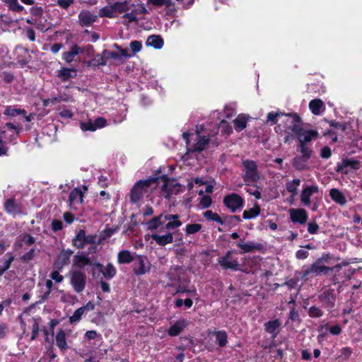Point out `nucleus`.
Listing matches in <instances>:
<instances>
[{
    "label": "nucleus",
    "mask_w": 362,
    "mask_h": 362,
    "mask_svg": "<svg viewBox=\"0 0 362 362\" xmlns=\"http://www.w3.org/2000/svg\"><path fill=\"white\" fill-rule=\"evenodd\" d=\"M179 216L169 214H161L153 218L148 223L150 230H158V232H163L165 230H172L181 226L182 223L179 220Z\"/></svg>",
    "instance_id": "f257e3e1"
},
{
    "label": "nucleus",
    "mask_w": 362,
    "mask_h": 362,
    "mask_svg": "<svg viewBox=\"0 0 362 362\" xmlns=\"http://www.w3.org/2000/svg\"><path fill=\"white\" fill-rule=\"evenodd\" d=\"M281 122L284 123L286 128L284 142L287 143L294 138L293 135L301 127L302 122L300 117L296 114H284Z\"/></svg>",
    "instance_id": "f03ea898"
},
{
    "label": "nucleus",
    "mask_w": 362,
    "mask_h": 362,
    "mask_svg": "<svg viewBox=\"0 0 362 362\" xmlns=\"http://www.w3.org/2000/svg\"><path fill=\"white\" fill-rule=\"evenodd\" d=\"M155 182V179L138 181L133 187L130 194L132 202H136L141 199L144 193L147 192L151 185Z\"/></svg>",
    "instance_id": "7ed1b4c3"
},
{
    "label": "nucleus",
    "mask_w": 362,
    "mask_h": 362,
    "mask_svg": "<svg viewBox=\"0 0 362 362\" xmlns=\"http://www.w3.org/2000/svg\"><path fill=\"white\" fill-rule=\"evenodd\" d=\"M244 167L243 178L247 182H257L259 179L257 165L253 160H245L243 161Z\"/></svg>",
    "instance_id": "20e7f679"
},
{
    "label": "nucleus",
    "mask_w": 362,
    "mask_h": 362,
    "mask_svg": "<svg viewBox=\"0 0 362 362\" xmlns=\"http://www.w3.org/2000/svg\"><path fill=\"white\" fill-rule=\"evenodd\" d=\"M223 204L233 213L243 209L244 199L236 193H231L225 196Z\"/></svg>",
    "instance_id": "39448f33"
},
{
    "label": "nucleus",
    "mask_w": 362,
    "mask_h": 362,
    "mask_svg": "<svg viewBox=\"0 0 362 362\" xmlns=\"http://www.w3.org/2000/svg\"><path fill=\"white\" fill-rule=\"evenodd\" d=\"M218 262L224 269L241 270L238 258L233 255V251H228L224 256L219 257Z\"/></svg>",
    "instance_id": "423d86ee"
},
{
    "label": "nucleus",
    "mask_w": 362,
    "mask_h": 362,
    "mask_svg": "<svg viewBox=\"0 0 362 362\" xmlns=\"http://www.w3.org/2000/svg\"><path fill=\"white\" fill-rule=\"evenodd\" d=\"M151 264L145 256L138 255L134 259V272L136 275H144L150 272Z\"/></svg>",
    "instance_id": "0eeeda50"
},
{
    "label": "nucleus",
    "mask_w": 362,
    "mask_h": 362,
    "mask_svg": "<svg viewBox=\"0 0 362 362\" xmlns=\"http://www.w3.org/2000/svg\"><path fill=\"white\" fill-rule=\"evenodd\" d=\"M70 282L74 291L81 293L83 291L86 286V276L80 271H75L70 274Z\"/></svg>",
    "instance_id": "6e6552de"
},
{
    "label": "nucleus",
    "mask_w": 362,
    "mask_h": 362,
    "mask_svg": "<svg viewBox=\"0 0 362 362\" xmlns=\"http://www.w3.org/2000/svg\"><path fill=\"white\" fill-rule=\"evenodd\" d=\"M163 184L161 187L163 195L165 197L173 194H177L180 191V185L175 180L163 178Z\"/></svg>",
    "instance_id": "1a4fd4ad"
},
{
    "label": "nucleus",
    "mask_w": 362,
    "mask_h": 362,
    "mask_svg": "<svg viewBox=\"0 0 362 362\" xmlns=\"http://www.w3.org/2000/svg\"><path fill=\"white\" fill-rule=\"evenodd\" d=\"M299 143H306L310 141L313 139L317 136L318 133L314 130H306L302 128V126L295 133Z\"/></svg>",
    "instance_id": "9d476101"
},
{
    "label": "nucleus",
    "mask_w": 362,
    "mask_h": 362,
    "mask_svg": "<svg viewBox=\"0 0 362 362\" xmlns=\"http://www.w3.org/2000/svg\"><path fill=\"white\" fill-rule=\"evenodd\" d=\"M319 188L316 185L307 186L303 189L300 194V201L306 206L310 205V197L316 193H318Z\"/></svg>",
    "instance_id": "9b49d317"
},
{
    "label": "nucleus",
    "mask_w": 362,
    "mask_h": 362,
    "mask_svg": "<svg viewBox=\"0 0 362 362\" xmlns=\"http://www.w3.org/2000/svg\"><path fill=\"white\" fill-rule=\"evenodd\" d=\"M291 220L293 223L304 224L308 219V214L304 209H291L289 210Z\"/></svg>",
    "instance_id": "f8f14e48"
},
{
    "label": "nucleus",
    "mask_w": 362,
    "mask_h": 362,
    "mask_svg": "<svg viewBox=\"0 0 362 362\" xmlns=\"http://www.w3.org/2000/svg\"><path fill=\"white\" fill-rule=\"evenodd\" d=\"M320 302L327 309H332L335 305V296L333 291L327 290L319 296Z\"/></svg>",
    "instance_id": "ddd939ff"
},
{
    "label": "nucleus",
    "mask_w": 362,
    "mask_h": 362,
    "mask_svg": "<svg viewBox=\"0 0 362 362\" xmlns=\"http://www.w3.org/2000/svg\"><path fill=\"white\" fill-rule=\"evenodd\" d=\"M332 269L333 268L321 265L320 263H319V261H316L308 269L304 271V276H308L310 274L318 275L321 273H326L329 271H332Z\"/></svg>",
    "instance_id": "4468645a"
},
{
    "label": "nucleus",
    "mask_w": 362,
    "mask_h": 362,
    "mask_svg": "<svg viewBox=\"0 0 362 362\" xmlns=\"http://www.w3.org/2000/svg\"><path fill=\"white\" fill-rule=\"evenodd\" d=\"M187 325V320L180 319L170 327L168 330V333L170 336H177Z\"/></svg>",
    "instance_id": "2eb2a0df"
},
{
    "label": "nucleus",
    "mask_w": 362,
    "mask_h": 362,
    "mask_svg": "<svg viewBox=\"0 0 362 362\" xmlns=\"http://www.w3.org/2000/svg\"><path fill=\"white\" fill-rule=\"evenodd\" d=\"M6 211L13 216L21 214L22 209L19 204L16 203L14 199H8L4 203Z\"/></svg>",
    "instance_id": "dca6fc26"
},
{
    "label": "nucleus",
    "mask_w": 362,
    "mask_h": 362,
    "mask_svg": "<svg viewBox=\"0 0 362 362\" xmlns=\"http://www.w3.org/2000/svg\"><path fill=\"white\" fill-rule=\"evenodd\" d=\"M6 126L12 131V134L7 136V132L3 131L0 134V143H8L11 140L16 138L18 134V130L17 127L12 123H6Z\"/></svg>",
    "instance_id": "f3484780"
},
{
    "label": "nucleus",
    "mask_w": 362,
    "mask_h": 362,
    "mask_svg": "<svg viewBox=\"0 0 362 362\" xmlns=\"http://www.w3.org/2000/svg\"><path fill=\"white\" fill-rule=\"evenodd\" d=\"M348 167H350L353 169H358L359 167V162L354 159H342L340 163H337V171L346 172V168Z\"/></svg>",
    "instance_id": "a211bd4d"
},
{
    "label": "nucleus",
    "mask_w": 362,
    "mask_h": 362,
    "mask_svg": "<svg viewBox=\"0 0 362 362\" xmlns=\"http://www.w3.org/2000/svg\"><path fill=\"white\" fill-rule=\"evenodd\" d=\"M151 238L160 246H165L173 241V236L171 233H167L164 235L152 234Z\"/></svg>",
    "instance_id": "6ab92c4d"
},
{
    "label": "nucleus",
    "mask_w": 362,
    "mask_h": 362,
    "mask_svg": "<svg viewBox=\"0 0 362 362\" xmlns=\"http://www.w3.org/2000/svg\"><path fill=\"white\" fill-rule=\"evenodd\" d=\"M93 265H95L100 272L103 273L104 277L107 279H112L116 274V269L111 263L107 264L105 269H103V266L100 263H94Z\"/></svg>",
    "instance_id": "aec40b11"
},
{
    "label": "nucleus",
    "mask_w": 362,
    "mask_h": 362,
    "mask_svg": "<svg viewBox=\"0 0 362 362\" xmlns=\"http://www.w3.org/2000/svg\"><path fill=\"white\" fill-rule=\"evenodd\" d=\"M83 200V193L79 188L74 189L69 197V202L70 206H73L76 204H81Z\"/></svg>",
    "instance_id": "412c9836"
},
{
    "label": "nucleus",
    "mask_w": 362,
    "mask_h": 362,
    "mask_svg": "<svg viewBox=\"0 0 362 362\" xmlns=\"http://www.w3.org/2000/svg\"><path fill=\"white\" fill-rule=\"evenodd\" d=\"M281 322L279 320H271L264 324V329L267 332L272 334L273 337H276L279 333Z\"/></svg>",
    "instance_id": "4be33fe9"
},
{
    "label": "nucleus",
    "mask_w": 362,
    "mask_h": 362,
    "mask_svg": "<svg viewBox=\"0 0 362 362\" xmlns=\"http://www.w3.org/2000/svg\"><path fill=\"white\" fill-rule=\"evenodd\" d=\"M310 158L308 156H296L293 160V165L298 170H304L308 169V161Z\"/></svg>",
    "instance_id": "5701e85b"
},
{
    "label": "nucleus",
    "mask_w": 362,
    "mask_h": 362,
    "mask_svg": "<svg viewBox=\"0 0 362 362\" xmlns=\"http://www.w3.org/2000/svg\"><path fill=\"white\" fill-rule=\"evenodd\" d=\"M80 24L82 25H90L97 19V16L93 15L89 11H82L78 16Z\"/></svg>",
    "instance_id": "b1692460"
},
{
    "label": "nucleus",
    "mask_w": 362,
    "mask_h": 362,
    "mask_svg": "<svg viewBox=\"0 0 362 362\" xmlns=\"http://www.w3.org/2000/svg\"><path fill=\"white\" fill-rule=\"evenodd\" d=\"M329 195L332 199L339 205L344 206L346 203V199L344 194L337 188H332L329 190Z\"/></svg>",
    "instance_id": "393cba45"
},
{
    "label": "nucleus",
    "mask_w": 362,
    "mask_h": 362,
    "mask_svg": "<svg viewBox=\"0 0 362 362\" xmlns=\"http://www.w3.org/2000/svg\"><path fill=\"white\" fill-rule=\"evenodd\" d=\"M73 264L79 268H82L86 265H91L90 259L84 254L76 255L74 257Z\"/></svg>",
    "instance_id": "a878e982"
},
{
    "label": "nucleus",
    "mask_w": 362,
    "mask_h": 362,
    "mask_svg": "<svg viewBox=\"0 0 362 362\" xmlns=\"http://www.w3.org/2000/svg\"><path fill=\"white\" fill-rule=\"evenodd\" d=\"M72 254L73 252L70 250L62 251L59 255L58 259L54 264L55 266L62 267L65 264H68Z\"/></svg>",
    "instance_id": "bb28decb"
},
{
    "label": "nucleus",
    "mask_w": 362,
    "mask_h": 362,
    "mask_svg": "<svg viewBox=\"0 0 362 362\" xmlns=\"http://www.w3.org/2000/svg\"><path fill=\"white\" fill-rule=\"evenodd\" d=\"M237 245L241 249L242 252L243 253L251 252L260 248V245L259 244H256L254 242L245 243L243 240H240Z\"/></svg>",
    "instance_id": "cd10ccee"
},
{
    "label": "nucleus",
    "mask_w": 362,
    "mask_h": 362,
    "mask_svg": "<svg viewBox=\"0 0 362 362\" xmlns=\"http://www.w3.org/2000/svg\"><path fill=\"white\" fill-rule=\"evenodd\" d=\"M103 57H106V60L112 59L114 61V64L116 65L121 64L124 62L122 60L123 56L121 54L112 51H109L107 49L103 50Z\"/></svg>",
    "instance_id": "c85d7f7f"
},
{
    "label": "nucleus",
    "mask_w": 362,
    "mask_h": 362,
    "mask_svg": "<svg viewBox=\"0 0 362 362\" xmlns=\"http://www.w3.org/2000/svg\"><path fill=\"white\" fill-rule=\"evenodd\" d=\"M209 141V139L205 136H199L196 144L193 146L192 148L190 150L192 152L195 151H203L208 145Z\"/></svg>",
    "instance_id": "c756f323"
},
{
    "label": "nucleus",
    "mask_w": 362,
    "mask_h": 362,
    "mask_svg": "<svg viewBox=\"0 0 362 362\" xmlns=\"http://www.w3.org/2000/svg\"><path fill=\"white\" fill-rule=\"evenodd\" d=\"M76 76V71L69 68H62L58 72L57 76L62 81H66Z\"/></svg>",
    "instance_id": "7c9ffc66"
},
{
    "label": "nucleus",
    "mask_w": 362,
    "mask_h": 362,
    "mask_svg": "<svg viewBox=\"0 0 362 362\" xmlns=\"http://www.w3.org/2000/svg\"><path fill=\"white\" fill-rule=\"evenodd\" d=\"M81 52H82V50L79 47L74 45L71 47L70 51L63 53L62 58L66 62L71 63L74 57Z\"/></svg>",
    "instance_id": "2f4dec72"
},
{
    "label": "nucleus",
    "mask_w": 362,
    "mask_h": 362,
    "mask_svg": "<svg viewBox=\"0 0 362 362\" xmlns=\"http://www.w3.org/2000/svg\"><path fill=\"white\" fill-rule=\"evenodd\" d=\"M85 238V231L83 230H80L72 240L73 245L78 249L83 248L86 245Z\"/></svg>",
    "instance_id": "473e14b6"
},
{
    "label": "nucleus",
    "mask_w": 362,
    "mask_h": 362,
    "mask_svg": "<svg viewBox=\"0 0 362 362\" xmlns=\"http://www.w3.org/2000/svg\"><path fill=\"white\" fill-rule=\"evenodd\" d=\"M146 45L156 49H160L163 46V40L158 35L149 36L146 40Z\"/></svg>",
    "instance_id": "72a5a7b5"
},
{
    "label": "nucleus",
    "mask_w": 362,
    "mask_h": 362,
    "mask_svg": "<svg viewBox=\"0 0 362 362\" xmlns=\"http://www.w3.org/2000/svg\"><path fill=\"white\" fill-rule=\"evenodd\" d=\"M134 258L128 250H122L119 252L117 260L119 264H128L134 261Z\"/></svg>",
    "instance_id": "f704fd0d"
},
{
    "label": "nucleus",
    "mask_w": 362,
    "mask_h": 362,
    "mask_svg": "<svg viewBox=\"0 0 362 362\" xmlns=\"http://www.w3.org/2000/svg\"><path fill=\"white\" fill-rule=\"evenodd\" d=\"M324 106L322 100L320 99L312 100L309 103V108L314 115H320L322 108Z\"/></svg>",
    "instance_id": "c9c22d12"
},
{
    "label": "nucleus",
    "mask_w": 362,
    "mask_h": 362,
    "mask_svg": "<svg viewBox=\"0 0 362 362\" xmlns=\"http://www.w3.org/2000/svg\"><path fill=\"white\" fill-rule=\"evenodd\" d=\"M247 118L245 115H239L234 120V127L236 131L240 132L246 127Z\"/></svg>",
    "instance_id": "e433bc0d"
},
{
    "label": "nucleus",
    "mask_w": 362,
    "mask_h": 362,
    "mask_svg": "<svg viewBox=\"0 0 362 362\" xmlns=\"http://www.w3.org/2000/svg\"><path fill=\"white\" fill-rule=\"evenodd\" d=\"M284 113L281 112H271L267 115L266 123L270 125L276 124L279 120L281 121Z\"/></svg>",
    "instance_id": "4c0bfd02"
},
{
    "label": "nucleus",
    "mask_w": 362,
    "mask_h": 362,
    "mask_svg": "<svg viewBox=\"0 0 362 362\" xmlns=\"http://www.w3.org/2000/svg\"><path fill=\"white\" fill-rule=\"evenodd\" d=\"M7 259L2 262V264H0V276L3 275V274L7 271L14 260L15 257L11 252H8L6 254Z\"/></svg>",
    "instance_id": "58836bf2"
},
{
    "label": "nucleus",
    "mask_w": 362,
    "mask_h": 362,
    "mask_svg": "<svg viewBox=\"0 0 362 362\" xmlns=\"http://www.w3.org/2000/svg\"><path fill=\"white\" fill-rule=\"evenodd\" d=\"M56 344L61 349L65 350L67 349V344L66 341V334L63 330H60L56 335Z\"/></svg>",
    "instance_id": "ea45409f"
},
{
    "label": "nucleus",
    "mask_w": 362,
    "mask_h": 362,
    "mask_svg": "<svg viewBox=\"0 0 362 362\" xmlns=\"http://www.w3.org/2000/svg\"><path fill=\"white\" fill-rule=\"evenodd\" d=\"M35 238L29 234H22L18 237L17 243L15 246L21 247L24 242L28 245H31L35 243Z\"/></svg>",
    "instance_id": "a19ab883"
},
{
    "label": "nucleus",
    "mask_w": 362,
    "mask_h": 362,
    "mask_svg": "<svg viewBox=\"0 0 362 362\" xmlns=\"http://www.w3.org/2000/svg\"><path fill=\"white\" fill-rule=\"evenodd\" d=\"M204 216L209 221H216L221 225H226V221L224 219H222L219 215L216 213L213 212L212 211H206L204 213Z\"/></svg>",
    "instance_id": "79ce46f5"
},
{
    "label": "nucleus",
    "mask_w": 362,
    "mask_h": 362,
    "mask_svg": "<svg viewBox=\"0 0 362 362\" xmlns=\"http://www.w3.org/2000/svg\"><path fill=\"white\" fill-rule=\"evenodd\" d=\"M115 12L124 13L127 12L131 8L129 4L127 1H119L112 4Z\"/></svg>",
    "instance_id": "37998d69"
},
{
    "label": "nucleus",
    "mask_w": 362,
    "mask_h": 362,
    "mask_svg": "<svg viewBox=\"0 0 362 362\" xmlns=\"http://www.w3.org/2000/svg\"><path fill=\"white\" fill-rule=\"evenodd\" d=\"M90 64L97 66L107 65L106 57H103V52L101 54H97L95 58L91 60Z\"/></svg>",
    "instance_id": "c03bdc74"
},
{
    "label": "nucleus",
    "mask_w": 362,
    "mask_h": 362,
    "mask_svg": "<svg viewBox=\"0 0 362 362\" xmlns=\"http://www.w3.org/2000/svg\"><path fill=\"white\" fill-rule=\"evenodd\" d=\"M259 214V209L257 207L245 210L243 212V217L245 219H251L255 218Z\"/></svg>",
    "instance_id": "a18cd8bd"
},
{
    "label": "nucleus",
    "mask_w": 362,
    "mask_h": 362,
    "mask_svg": "<svg viewBox=\"0 0 362 362\" xmlns=\"http://www.w3.org/2000/svg\"><path fill=\"white\" fill-rule=\"evenodd\" d=\"M114 12L113 5L110 7L105 6L100 10L99 16L100 17L114 18Z\"/></svg>",
    "instance_id": "49530a36"
},
{
    "label": "nucleus",
    "mask_w": 362,
    "mask_h": 362,
    "mask_svg": "<svg viewBox=\"0 0 362 362\" xmlns=\"http://www.w3.org/2000/svg\"><path fill=\"white\" fill-rule=\"evenodd\" d=\"M216 341L220 346H224L227 343V334L225 332L219 331L215 333Z\"/></svg>",
    "instance_id": "de8ad7c7"
},
{
    "label": "nucleus",
    "mask_w": 362,
    "mask_h": 362,
    "mask_svg": "<svg viewBox=\"0 0 362 362\" xmlns=\"http://www.w3.org/2000/svg\"><path fill=\"white\" fill-rule=\"evenodd\" d=\"M5 2L8 5L11 10L16 12H21L23 10V7L20 5L18 0H6Z\"/></svg>",
    "instance_id": "09e8293b"
},
{
    "label": "nucleus",
    "mask_w": 362,
    "mask_h": 362,
    "mask_svg": "<svg viewBox=\"0 0 362 362\" xmlns=\"http://www.w3.org/2000/svg\"><path fill=\"white\" fill-rule=\"evenodd\" d=\"M202 229V225L199 223L188 224L186 226L185 232L187 235H192L199 232Z\"/></svg>",
    "instance_id": "8fccbe9b"
},
{
    "label": "nucleus",
    "mask_w": 362,
    "mask_h": 362,
    "mask_svg": "<svg viewBox=\"0 0 362 362\" xmlns=\"http://www.w3.org/2000/svg\"><path fill=\"white\" fill-rule=\"evenodd\" d=\"M130 7H134L132 9V12L136 16L139 14L147 13V10L143 4L134 5L132 4Z\"/></svg>",
    "instance_id": "3c124183"
},
{
    "label": "nucleus",
    "mask_w": 362,
    "mask_h": 362,
    "mask_svg": "<svg viewBox=\"0 0 362 362\" xmlns=\"http://www.w3.org/2000/svg\"><path fill=\"white\" fill-rule=\"evenodd\" d=\"M4 114L8 116H15L18 114H23L25 115V111L24 110L15 109L9 106L5 110Z\"/></svg>",
    "instance_id": "603ef678"
},
{
    "label": "nucleus",
    "mask_w": 362,
    "mask_h": 362,
    "mask_svg": "<svg viewBox=\"0 0 362 362\" xmlns=\"http://www.w3.org/2000/svg\"><path fill=\"white\" fill-rule=\"evenodd\" d=\"M322 311L317 307L312 306L308 310V315L311 317H320L322 315Z\"/></svg>",
    "instance_id": "864d4df0"
},
{
    "label": "nucleus",
    "mask_w": 362,
    "mask_h": 362,
    "mask_svg": "<svg viewBox=\"0 0 362 362\" xmlns=\"http://www.w3.org/2000/svg\"><path fill=\"white\" fill-rule=\"evenodd\" d=\"M84 313L83 310V308H78L75 312L73 314V315H71L70 317H69V321L73 323V322H78L80 320L81 316L83 315V314Z\"/></svg>",
    "instance_id": "5fc2aeb1"
},
{
    "label": "nucleus",
    "mask_w": 362,
    "mask_h": 362,
    "mask_svg": "<svg viewBox=\"0 0 362 362\" xmlns=\"http://www.w3.org/2000/svg\"><path fill=\"white\" fill-rule=\"evenodd\" d=\"M129 47L134 53H137L141 51L142 45L140 41L134 40L130 42Z\"/></svg>",
    "instance_id": "6e6d98bb"
},
{
    "label": "nucleus",
    "mask_w": 362,
    "mask_h": 362,
    "mask_svg": "<svg viewBox=\"0 0 362 362\" xmlns=\"http://www.w3.org/2000/svg\"><path fill=\"white\" fill-rule=\"evenodd\" d=\"M35 256V249L30 250L28 252L24 254L23 256L21 257V259L23 262H28L34 258Z\"/></svg>",
    "instance_id": "4d7b16f0"
},
{
    "label": "nucleus",
    "mask_w": 362,
    "mask_h": 362,
    "mask_svg": "<svg viewBox=\"0 0 362 362\" xmlns=\"http://www.w3.org/2000/svg\"><path fill=\"white\" fill-rule=\"evenodd\" d=\"M259 258L257 257L245 258V265L252 269L259 262Z\"/></svg>",
    "instance_id": "13d9d810"
},
{
    "label": "nucleus",
    "mask_w": 362,
    "mask_h": 362,
    "mask_svg": "<svg viewBox=\"0 0 362 362\" xmlns=\"http://www.w3.org/2000/svg\"><path fill=\"white\" fill-rule=\"evenodd\" d=\"M81 129L83 131H95V126L91 122L81 123Z\"/></svg>",
    "instance_id": "bf43d9fd"
},
{
    "label": "nucleus",
    "mask_w": 362,
    "mask_h": 362,
    "mask_svg": "<svg viewBox=\"0 0 362 362\" xmlns=\"http://www.w3.org/2000/svg\"><path fill=\"white\" fill-rule=\"evenodd\" d=\"M199 204L203 208H207L211 204V199L209 196H203L200 199Z\"/></svg>",
    "instance_id": "052dcab7"
},
{
    "label": "nucleus",
    "mask_w": 362,
    "mask_h": 362,
    "mask_svg": "<svg viewBox=\"0 0 362 362\" xmlns=\"http://www.w3.org/2000/svg\"><path fill=\"white\" fill-rule=\"evenodd\" d=\"M299 148L301 156H308V158H310L311 151L305 146V144L300 143Z\"/></svg>",
    "instance_id": "680f3d73"
},
{
    "label": "nucleus",
    "mask_w": 362,
    "mask_h": 362,
    "mask_svg": "<svg viewBox=\"0 0 362 362\" xmlns=\"http://www.w3.org/2000/svg\"><path fill=\"white\" fill-rule=\"evenodd\" d=\"M351 354H352V351H351V348L344 347L341 349L340 357H341L343 359L346 360L351 355Z\"/></svg>",
    "instance_id": "e2e57ef3"
},
{
    "label": "nucleus",
    "mask_w": 362,
    "mask_h": 362,
    "mask_svg": "<svg viewBox=\"0 0 362 362\" xmlns=\"http://www.w3.org/2000/svg\"><path fill=\"white\" fill-rule=\"evenodd\" d=\"M33 326H32V331H33V334H32V337H31V339L33 340L36 338L37 334H38V332H39V324L37 321V320L35 319H33Z\"/></svg>",
    "instance_id": "0e129e2a"
},
{
    "label": "nucleus",
    "mask_w": 362,
    "mask_h": 362,
    "mask_svg": "<svg viewBox=\"0 0 362 362\" xmlns=\"http://www.w3.org/2000/svg\"><path fill=\"white\" fill-rule=\"evenodd\" d=\"M50 277L52 280L55 281L57 283H60L64 279L63 276L60 275V274L58 271H53L50 274Z\"/></svg>",
    "instance_id": "69168bd1"
},
{
    "label": "nucleus",
    "mask_w": 362,
    "mask_h": 362,
    "mask_svg": "<svg viewBox=\"0 0 362 362\" xmlns=\"http://www.w3.org/2000/svg\"><path fill=\"white\" fill-rule=\"evenodd\" d=\"M106 123L107 122L105 119H104L103 117H98L95 120L93 124L94 126H95L96 130L98 128L104 127L106 125Z\"/></svg>",
    "instance_id": "338daca9"
},
{
    "label": "nucleus",
    "mask_w": 362,
    "mask_h": 362,
    "mask_svg": "<svg viewBox=\"0 0 362 362\" xmlns=\"http://www.w3.org/2000/svg\"><path fill=\"white\" fill-rule=\"evenodd\" d=\"M319 226L315 222H310L308 226V230L310 234H315L318 231Z\"/></svg>",
    "instance_id": "774afa93"
}]
</instances>
